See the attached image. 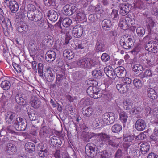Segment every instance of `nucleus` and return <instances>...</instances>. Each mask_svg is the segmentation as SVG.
I'll list each match as a JSON object with an SVG mask.
<instances>
[{
    "label": "nucleus",
    "mask_w": 158,
    "mask_h": 158,
    "mask_svg": "<svg viewBox=\"0 0 158 158\" xmlns=\"http://www.w3.org/2000/svg\"><path fill=\"white\" fill-rule=\"evenodd\" d=\"M77 65L86 69H90L94 67L96 65L95 60L89 58H81L77 62Z\"/></svg>",
    "instance_id": "1"
},
{
    "label": "nucleus",
    "mask_w": 158,
    "mask_h": 158,
    "mask_svg": "<svg viewBox=\"0 0 158 158\" xmlns=\"http://www.w3.org/2000/svg\"><path fill=\"white\" fill-rule=\"evenodd\" d=\"M87 94L91 98L98 99L101 97L102 95L106 99L109 100L111 96L110 95L104 94L102 95L101 91L95 87H89L87 89Z\"/></svg>",
    "instance_id": "2"
},
{
    "label": "nucleus",
    "mask_w": 158,
    "mask_h": 158,
    "mask_svg": "<svg viewBox=\"0 0 158 158\" xmlns=\"http://www.w3.org/2000/svg\"><path fill=\"white\" fill-rule=\"evenodd\" d=\"M27 17L29 20L37 22L39 26L43 25L44 20L43 19V14L41 12L37 10L34 13H31Z\"/></svg>",
    "instance_id": "3"
},
{
    "label": "nucleus",
    "mask_w": 158,
    "mask_h": 158,
    "mask_svg": "<svg viewBox=\"0 0 158 158\" xmlns=\"http://www.w3.org/2000/svg\"><path fill=\"white\" fill-rule=\"evenodd\" d=\"M14 125L15 126L16 130L19 131H23L26 129L27 123L26 119L24 118L18 117L16 118Z\"/></svg>",
    "instance_id": "4"
},
{
    "label": "nucleus",
    "mask_w": 158,
    "mask_h": 158,
    "mask_svg": "<svg viewBox=\"0 0 158 158\" xmlns=\"http://www.w3.org/2000/svg\"><path fill=\"white\" fill-rule=\"evenodd\" d=\"M102 118L104 124L109 125L114 123L115 117L114 113L110 112L104 113L102 116Z\"/></svg>",
    "instance_id": "5"
},
{
    "label": "nucleus",
    "mask_w": 158,
    "mask_h": 158,
    "mask_svg": "<svg viewBox=\"0 0 158 158\" xmlns=\"http://www.w3.org/2000/svg\"><path fill=\"white\" fill-rule=\"evenodd\" d=\"M145 48L149 52L157 53L158 52V42L151 40L146 44Z\"/></svg>",
    "instance_id": "6"
},
{
    "label": "nucleus",
    "mask_w": 158,
    "mask_h": 158,
    "mask_svg": "<svg viewBox=\"0 0 158 158\" xmlns=\"http://www.w3.org/2000/svg\"><path fill=\"white\" fill-rule=\"evenodd\" d=\"M77 10V7L75 5L72 4H67L63 8V13L65 15L70 16Z\"/></svg>",
    "instance_id": "7"
},
{
    "label": "nucleus",
    "mask_w": 158,
    "mask_h": 158,
    "mask_svg": "<svg viewBox=\"0 0 158 158\" xmlns=\"http://www.w3.org/2000/svg\"><path fill=\"white\" fill-rule=\"evenodd\" d=\"M85 151L88 157H94L97 152L96 146L90 144H88L86 145Z\"/></svg>",
    "instance_id": "8"
},
{
    "label": "nucleus",
    "mask_w": 158,
    "mask_h": 158,
    "mask_svg": "<svg viewBox=\"0 0 158 158\" xmlns=\"http://www.w3.org/2000/svg\"><path fill=\"white\" fill-rule=\"evenodd\" d=\"M118 7L120 9V14L122 15H125L130 11L132 7L131 5L128 3H119Z\"/></svg>",
    "instance_id": "9"
},
{
    "label": "nucleus",
    "mask_w": 158,
    "mask_h": 158,
    "mask_svg": "<svg viewBox=\"0 0 158 158\" xmlns=\"http://www.w3.org/2000/svg\"><path fill=\"white\" fill-rule=\"evenodd\" d=\"M15 100L17 103L20 105H25L27 102V96L24 94L19 93L17 94Z\"/></svg>",
    "instance_id": "10"
},
{
    "label": "nucleus",
    "mask_w": 158,
    "mask_h": 158,
    "mask_svg": "<svg viewBox=\"0 0 158 158\" xmlns=\"http://www.w3.org/2000/svg\"><path fill=\"white\" fill-rule=\"evenodd\" d=\"M121 39L120 41V44L123 48L126 49L131 48L133 44V42L131 38H129L126 40Z\"/></svg>",
    "instance_id": "11"
},
{
    "label": "nucleus",
    "mask_w": 158,
    "mask_h": 158,
    "mask_svg": "<svg viewBox=\"0 0 158 158\" xmlns=\"http://www.w3.org/2000/svg\"><path fill=\"white\" fill-rule=\"evenodd\" d=\"M83 32V28L81 25H76L72 31L73 36L75 37L79 38L81 36Z\"/></svg>",
    "instance_id": "12"
},
{
    "label": "nucleus",
    "mask_w": 158,
    "mask_h": 158,
    "mask_svg": "<svg viewBox=\"0 0 158 158\" xmlns=\"http://www.w3.org/2000/svg\"><path fill=\"white\" fill-rule=\"evenodd\" d=\"M5 119L6 122L8 124L13 123L16 120V114L13 112L9 111L5 114Z\"/></svg>",
    "instance_id": "13"
},
{
    "label": "nucleus",
    "mask_w": 158,
    "mask_h": 158,
    "mask_svg": "<svg viewBox=\"0 0 158 158\" xmlns=\"http://www.w3.org/2000/svg\"><path fill=\"white\" fill-rule=\"evenodd\" d=\"M28 11L27 12L24 10H22L21 12V15L23 17L29 16V14L31 12L33 13H34V11H36V8L35 6L32 4H29L27 7Z\"/></svg>",
    "instance_id": "14"
},
{
    "label": "nucleus",
    "mask_w": 158,
    "mask_h": 158,
    "mask_svg": "<svg viewBox=\"0 0 158 158\" xmlns=\"http://www.w3.org/2000/svg\"><path fill=\"white\" fill-rule=\"evenodd\" d=\"M126 71L123 67L120 66L116 68L115 69V76L120 78H124L126 74Z\"/></svg>",
    "instance_id": "15"
},
{
    "label": "nucleus",
    "mask_w": 158,
    "mask_h": 158,
    "mask_svg": "<svg viewBox=\"0 0 158 158\" xmlns=\"http://www.w3.org/2000/svg\"><path fill=\"white\" fill-rule=\"evenodd\" d=\"M135 127L138 131H142L145 129L146 127V124L144 120L139 119L136 121Z\"/></svg>",
    "instance_id": "16"
},
{
    "label": "nucleus",
    "mask_w": 158,
    "mask_h": 158,
    "mask_svg": "<svg viewBox=\"0 0 158 158\" xmlns=\"http://www.w3.org/2000/svg\"><path fill=\"white\" fill-rule=\"evenodd\" d=\"M50 145L53 147L58 148L62 144V142L60 139H57L56 137L53 136L51 138L49 141Z\"/></svg>",
    "instance_id": "17"
},
{
    "label": "nucleus",
    "mask_w": 158,
    "mask_h": 158,
    "mask_svg": "<svg viewBox=\"0 0 158 158\" xmlns=\"http://www.w3.org/2000/svg\"><path fill=\"white\" fill-rule=\"evenodd\" d=\"M7 6L10 9L11 12L13 13H15L18 10L19 5L15 0H10L9 4Z\"/></svg>",
    "instance_id": "18"
},
{
    "label": "nucleus",
    "mask_w": 158,
    "mask_h": 158,
    "mask_svg": "<svg viewBox=\"0 0 158 158\" xmlns=\"http://www.w3.org/2000/svg\"><path fill=\"white\" fill-rule=\"evenodd\" d=\"M44 75L48 82H52L55 79L54 74L49 68L46 69V70L44 71Z\"/></svg>",
    "instance_id": "19"
},
{
    "label": "nucleus",
    "mask_w": 158,
    "mask_h": 158,
    "mask_svg": "<svg viewBox=\"0 0 158 158\" xmlns=\"http://www.w3.org/2000/svg\"><path fill=\"white\" fill-rule=\"evenodd\" d=\"M17 30L20 33L26 32L29 30V27L27 24L22 21L18 23Z\"/></svg>",
    "instance_id": "20"
},
{
    "label": "nucleus",
    "mask_w": 158,
    "mask_h": 158,
    "mask_svg": "<svg viewBox=\"0 0 158 158\" xmlns=\"http://www.w3.org/2000/svg\"><path fill=\"white\" fill-rule=\"evenodd\" d=\"M104 72L106 75L112 79H115L116 78L115 74V71L114 69L110 66H108L104 69Z\"/></svg>",
    "instance_id": "21"
},
{
    "label": "nucleus",
    "mask_w": 158,
    "mask_h": 158,
    "mask_svg": "<svg viewBox=\"0 0 158 158\" xmlns=\"http://www.w3.org/2000/svg\"><path fill=\"white\" fill-rule=\"evenodd\" d=\"M32 107L35 109L39 108L41 105V102L40 99L35 96L32 97L30 102Z\"/></svg>",
    "instance_id": "22"
},
{
    "label": "nucleus",
    "mask_w": 158,
    "mask_h": 158,
    "mask_svg": "<svg viewBox=\"0 0 158 158\" xmlns=\"http://www.w3.org/2000/svg\"><path fill=\"white\" fill-rule=\"evenodd\" d=\"M64 76L62 74H56V80L55 83L51 85V86L52 88H55L56 86L57 87L61 86V83L63 80L64 78Z\"/></svg>",
    "instance_id": "23"
},
{
    "label": "nucleus",
    "mask_w": 158,
    "mask_h": 158,
    "mask_svg": "<svg viewBox=\"0 0 158 158\" xmlns=\"http://www.w3.org/2000/svg\"><path fill=\"white\" fill-rule=\"evenodd\" d=\"M56 56L55 52L52 50L48 51L45 54V59L49 62L53 61L55 59Z\"/></svg>",
    "instance_id": "24"
},
{
    "label": "nucleus",
    "mask_w": 158,
    "mask_h": 158,
    "mask_svg": "<svg viewBox=\"0 0 158 158\" xmlns=\"http://www.w3.org/2000/svg\"><path fill=\"white\" fill-rule=\"evenodd\" d=\"M102 28L105 31H109L110 30L112 25V23L110 19H105L102 22Z\"/></svg>",
    "instance_id": "25"
},
{
    "label": "nucleus",
    "mask_w": 158,
    "mask_h": 158,
    "mask_svg": "<svg viewBox=\"0 0 158 158\" xmlns=\"http://www.w3.org/2000/svg\"><path fill=\"white\" fill-rule=\"evenodd\" d=\"M146 26L148 31H152L154 26L155 22L153 20L152 18H147L145 19Z\"/></svg>",
    "instance_id": "26"
},
{
    "label": "nucleus",
    "mask_w": 158,
    "mask_h": 158,
    "mask_svg": "<svg viewBox=\"0 0 158 158\" xmlns=\"http://www.w3.org/2000/svg\"><path fill=\"white\" fill-rule=\"evenodd\" d=\"M96 50L98 52H102L105 50V47L103 41L101 40H97L95 45Z\"/></svg>",
    "instance_id": "27"
},
{
    "label": "nucleus",
    "mask_w": 158,
    "mask_h": 158,
    "mask_svg": "<svg viewBox=\"0 0 158 158\" xmlns=\"http://www.w3.org/2000/svg\"><path fill=\"white\" fill-rule=\"evenodd\" d=\"M98 138L99 137L100 138L99 143L98 144L100 145H103L105 142H106L110 137V135L103 132L98 133Z\"/></svg>",
    "instance_id": "28"
},
{
    "label": "nucleus",
    "mask_w": 158,
    "mask_h": 158,
    "mask_svg": "<svg viewBox=\"0 0 158 158\" xmlns=\"http://www.w3.org/2000/svg\"><path fill=\"white\" fill-rule=\"evenodd\" d=\"M116 87L120 93H124L128 92L129 86L124 84H119L117 85Z\"/></svg>",
    "instance_id": "29"
},
{
    "label": "nucleus",
    "mask_w": 158,
    "mask_h": 158,
    "mask_svg": "<svg viewBox=\"0 0 158 158\" xmlns=\"http://www.w3.org/2000/svg\"><path fill=\"white\" fill-rule=\"evenodd\" d=\"M27 113L30 120L31 121H35L39 118V116L35 111L32 109H30L27 110Z\"/></svg>",
    "instance_id": "30"
},
{
    "label": "nucleus",
    "mask_w": 158,
    "mask_h": 158,
    "mask_svg": "<svg viewBox=\"0 0 158 158\" xmlns=\"http://www.w3.org/2000/svg\"><path fill=\"white\" fill-rule=\"evenodd\" d=\"M48 16L49 19L53 22L56 21L58 17L57 12L53 10H51L48 11Z\"/></svg>",
    "instance_id": "31"
},
{
    "label": "nucleus",
    "mask_w": 158,
    "mask_h": 158,
    "mask_svg": "<svg viewBox=\"0 0 158 158\" xmlns=\"http://www.w3.org/2000/svg\"><path fill=\"white\" fill-rule=\"evenodd\" d=\"M118 110L117 111L119 113L120 116V120L123 123H125L127 120L128 116L126 112L123 110L120 109V107H118Z\"/></svg>",
    "instance_id": "32"
},
{
    "label": "nucleus",
    "mask_w": 158,
    "mask_h": 158,
    "mask_svg": "<svg viewBox=\"0 0 158 158\" xmlns=\"http://www.w3.org/2000/svg\"><path fill=\"white\" fill-rule=\"evenodd\" d=\"M25 148L26 151L29 153H32L35 150V144L32 142H28L25 145Z\"/></svg>",
    "instance_id": "33"
},
{
    "label": "nucleus",
    "mask_w": 158,
    "mask_h": 158,
    "mask_svg": "<svg viewBox=\"0 0 158 158\" xmlns=\"http://www.w3.org/2000/svg\"><path fill=\"white\" fill-rule=\"evenodd\" d=\"M148 33L147 36L143 38V41L145 42L148 40H155V41L158 42V38L156 37V34L155 33H152V31H148Z\"/></svg>",
    "instance_id": "34"
},
{
    "label": "nucleus",
    "mask_w": 158,
    "mask_h": 158,
    "mask_svg": "<svg viewBox=\"0 0 158 158\" xmlns=\"http://www.w3.org/2000/svg\"><path fill=\"white\" fill-rule=\"evenodd\" d=\"M148 97L152 100L156 99L158 97V94L152 88H148L147 89Z\"/></svg>",
    "instance_id": "35"
},
{
    "label": "nucleus",
    "mask_w": 158,
    "mask_h": 158,
    "mask_svg": "<svg viewBox=\"0 0 158 158\" xmlns=\"http://www.w3.org/2000/svg\"><path fill=\"white\" fill-rule=\"evenodd\" d=\"M6 152L11 155L15 153L16 151V146L12 144L9 143L6 148Z\"/></svg>",
    "instance_id": "36"
},
{
    "label": "nucleus",
    "mask_w": 158,
    "mask_h": 158,
    "mask_svg": "<svg viewBox=\"0 0 158 158\" xmlns=\"http://www.w3.org/2000/svg\"><path fill=\"white\" fill-rule=\"evenodd\" d=\"M132 70L135 74L139 75L142 73L143 68L141 65L139 64H135L133 66Z\"/></svg>",
    "instance_id": "37"
},
{
    "label": "nucleus",
    "mask_w": 158,
    "mask_h": 158,
    "mask_svg": "<svg viewBox=\"0 0 158 158\" xmlns=\"http://www.w3.org/2000/svg\"><path fill=\"white\" fill-rule=\"evenodd\" d=\"M150 145L147 143H142L140 146L141 153L143 154H146L150 149Z\"/></svg>",
    "instance_id": "38"
},
{
    "label": "nucleus",
    "mask_w": 158,
    "mask_h": 158,
    "mask_svg": "<svg viewBox=\"0 0 158 158\" xmlns=\"http://www.w3.org/2000/svg\"><path fill=\"white\" fill-rule=\"evenodd\" d=\"M48 127L47 126H43L40 129L39 135L42 138L46 137L48 136Z\"/></svg>",
    "instance_id": "39"
},
{
    "label": "nucleus",
    "mask_w": 158,
    "mask_h": 158,
    "mask_svg": "<svg viewBox=\"0 0 158 158\" xmlns=\"http://www.w3.org/2000/svg\"><path fill=\"white\" fill-rule=\"evenodd\" d=\"M122 127L120 124L116 123L112 126L111 131L114 133L118 134L122 130Z\"/></svg>",
    "instance_id": "40"
},
{
    "label": "nucleus",
    "mask_w": 158,
    "mask_h": 158,
    "mask_svg": "<svg viewBox=\"0 0 158 158\" xmlns=\"http://www.w3.org/2000/svg\"><path fill=\"white\" fill-rule=\"evenodd\" d=\"M63 55L65 58L70 60L73 58L74 54L71 50H66L64 51Z\"/></svg>",
    "instance_id": "41"
},
{
    "label": "nucleus",
    "mask_w": 158,
    "mask_h": 158,
    "mask_svg": "<svg viewBox=\"0 0 158 158\" xmlns=\"http://www.w3.org/2000/svg\"><path fill=\"white\" fill-rule=\"evenodd\" d=\"M103 72L102 70L98 69H95L92 72V75L96 79H100L102 77Z\"/></svg>",
    "instance_id": "42"
},
{
    "label": "nucleus",
    "mask_w": 158,
    "mask_h": 158,
    "mask_svg": "<svg viewBox=\"0 0 158 158\" xmlns=\"http://www.w3.org/2000/svg\"><path fill=\"white\" fill-rule=\"evenodd\" d=\"M133 83L134 86L138 89H140L143 86V84L141 81L137 78H135L133 80Z\"/></svg>",
    "instance_id": "43"
},
{
    "label": "nucleus",
    "mask_w": 158,
    "mask_h": 158,
    "mask_svg": "<svg viewBox=\"0 0 158 158\" xmlns=\"http://www.w3.org/2000/svg\"><path fill=\"white\" fill-rule=\"evenodd\" d=\"M123 147L125 151L127 152V154L131 153L134 151L133 145H129L125 143L124 144Z\"/></svg>",
    "instance_id": "44"
},
{
    "label": "nucleus",
    "mask_w": 158,
    "mask_h": 158,
    "mask_svg": "<svg viewBox=\"0 0 158 158\" xmlns=\"http://www.w3.org/2000/svg\"><path fill=\"white\" fill-rule=\"evenodd\" d=\"M143 109L141 107L136 106L132 108L130 111V113L132 114H139L143 110Z\"/></svg>",
    "instance_id": "45"
},
{
    "label": "nucleus",
    "mask_w": 158,
    "mask_h": 158,
    "mask_svg": "<svg viewBox=\"0 0 158 158\" xmlns=\"http://www.w3.org/2000/svg\"><path fill=\"white\" fill-rule=\"evenodd\" d=\"M93 109L90 107H88L87 108H82V113L86 117H89L93 113Z\"/></svg>",
    "instance_id": "46"
},
{
    "label": "nucleus",
    "mask_w": 158,
    "mask_h": 158,
    "mask_svg": "<svg viewBox=\"0 0 158 158\" xmlns=\"http://www.w3.org/2000/svg\"><path fill=\"white\" fill-rule=\"evenodd\" d=\"M59 22L62 23L63 25L65 27H68L71 24L72 21L69 18H66L62 20L61 18H60Z\"/></svg>",
    "instance_id": "47"
},
{
    "label": "nucleus",
    "mask_w": 158,
    "mask_h": 158,
    "mask_svg": "<svg viewBox=\"0 0 158 158\" xmlns=\"http://www.w3.org/2000/svg\"><path fill=\"white\" fill-rule=\"evenodd\" d=\"M11 84L10 82L7 80L2 81L1 84V87L4 90H7L10 88Z\"/></svg>",
    "instance_id": "48"
},
{
    "label": "nucleus",
    "mask_w": 158,
    "mask_h": 158,
    "mask_svg": "<svg viewBox=\"0 0 158 158\" xmlns=\"http://www.w3.org/2000/svg\"><path fill=\"white\" fill-rule=\"evenodd\" d=\"M119 26L121 29L125 30L129 28L127 23L125 20V19H120Z\"/></svg>",
    "instance_id": "49"
},
{
    "label": "nucleus",
    "mask_w": 158,
    "mask_h": 158,
    "mask_svg": "<svg viewBox=\"0 0 158 158\" xmlns=\"http://www.w3.org/2000/svg\"><path fill=\"white\" fill-rule=\"evenodd\" d=\"M75 13L76 17L79 21H81L85 19L86 15L83 11L77 10Z\"/></svg>",
    "instance_id": "50"
},
{
    "label": "nucleus",
    "mask_w": 158,
    "mask_h": 158,
    "mask_svg": "<svg viewBox=\"0 0 158 158\" xmlns=\"http://www.w3.org/2000/svg\"><path fill=\"white\" fill-rule=\"evenodd\" d=\"M125 20L127 23L129 27H131L132 25L134 24L135 23V20L134 18H132L131 15H128L125 18Z\"/></svg>",
    "instance_id": "51"
},
{
    "label": "nucleus",
    "mask_w": 158,
    "mask_h": 158,
    "mask_svg": "<svg viewBox=\"0 0 158 158\" xmlns=\"http://www.w3.org/2000/svg\"><path fill=\"white\" fill-rule=\"evenodd\" d=\"M132 103L129 100H126L123 102V107L124 109L127 110H130L132 107Z\"/></svg>",
    "instance_id": "52"
},
{
    "label": "nucleus",
    "mask_w": 158,
    "mask_h": 158,
    "mask_svg": "<svg viewBox=\"0 0 158 158\" xmlns=\"http://www.w3.org/2000/svg\"><path fill=\"white\" fill-rule=\"evenodd\" d=\"M118 12V10L114 9L113 10L110 16L111 18L113 20L118 21L119 17Z\"/></svg>",
    "instance_id": "53"
},
{
    "label": "nucleus",
    "mask_w": 158,
    "mask_h": 158,
    "mask_svg": "<svg viewBox=\"0 0 158 158\" xmlns=\"http://www.w3.org/2000/svg\"><path fill=\"white\" fill-rule=\"evenodd\" d=\"M98 154L100 156V158H108L110 156V153L106 150L99 152Z\"/></svg>",
    "instance_id": "54"
},
{
    "label": "nucleus",
    "mask_w": 158,
    "mask_h": 158,
    "mask_svg": "<svg viewBox=\"0 0 158 158\" xmlns=\"http://www.w3.org/2000/svg\"><path fill=\"white\" fill-rule=\"evenodd\" d=\"M87 47V45L86 42H85V41H84L81 42L77 45H76V49H85Z\"/></svg>",
    "instance_id": "55"
},
{
    "label": "nucleus",
    "mask_w": 158,
    "mask_h": 158,
    "mask_svg": "<svg viewBox=\"0 0 158 158\" xmlns=\"http://www.w3.org/2000/svg\"><path fill=\"white\" fill-rule=\"evenodd\" d=\"M136 31L138 36L140 37L143 36L145 32V29L142 27H137Z\"/></svg>",
    "instance_id": "56"
},
{
    "label": "nucleus",
    "mask_w": 158,
    "mask_h": 158,
    "mask_svg": "<svg viewBox=\"0 0 158 158\" xmlns=\"http://www.w3.org/2000/svg\"><path fill=\"white\" fill-rule=\"evenodd\" d=\"M134 136L133 135H127L124 134L123 135L124 140L128 142H132L134 140Z\"/></svg>",
    "instance_id": "57"
},
{
    "label": "nucleus",
    "mask_w": 158,
    "mask_h": 158,
    "mask_svg": "<svg viewBox=\"0 0 158 158\" xmlns=\"http://www.w3.org/2000/svg\"><path fill=\"white\" fill-rule=\"evenodd\" d=\"M86 83L88 85L89 87H95L98 85L97 82L94 79H89L87 80Z\"/></svg>",
    "instance_id": "58"
},
{
    "label": "nucleus",
    "mask_w": 158,
    "mask_h": 158,
    "mask_svg": "<svg viewBox=\"0 0 158 158\" xmlns=\"http://www.w3.org/2000/svg\"><path fill=\"white\" fill-rule=\"evenodd\" d=\"M102 120L101 118H96L94 121L93 125L96 127H98V128L102 125Z\"/></svg>",
    "instance_id": "59"
},
{
    "label": "nucleus",
    "mask_w": 158,
    "mask_h": 158,
    "mask_svg": "<svg viewBox=\"0 0 158 158\" xmlns=\"http://www.w3.org/2000/svg\"><path fill=\"white\" fill-rule=\"evenodd\" d=\"M37 69L39 76L42 78H44L43 64L41 63H39L38 64Z\"/></svg>",
    "instance_id": "60"
},
{
    "label": "nucleus",
    "mask_w": 158,
    "mask_h": 158,
    "mask_svg": "<svg viewBox=\"0 0 158 158\" xmlns=\"http://www.w3.org/2000/svg\"><path fill=\"white\" fill-rule=\"evenodd\" d=\"M115 141V140L114 139H113L112 138L110 137L107 141V143L108 145L112 147H117L118 146V145L117 144Z\"/></svg>",
    "instance_id": "61"
},
{
    "label": "nucleus",
    "mask_w": 158,
    "mask_h": 158,
    "mask_svg": "<svg viewBox=\"0 0 158 158\" xmlns=\"http://www.w3.org/2000/svg\"><path fill=\"white\" fill-rule=\"evenodd\" d=\"M56 0H44V3L47 6H55Z\"/></svg>",
    "instance_id": "62"
},
{
    "label": "nucleus",
    "mask_w": 158,
    "mask_h": 158,
    "mask_svg": "<svg viewBox=\"0 0 158 158\" xmlns=\"http://www.w3.org/2000/svg\"><path fill=\"white\" fill-rule=\"evenodd\" d=\"M149 141L151 144H155L158 141V137L152 134L150 137Z\"/></svg>",
    "instance_id": "63"
},
{
    "label": "nucleus",
    "mask_w": 158,
    "mask_h": 158,
    "mask_svg": "<svg viewBox=\"0 0 158 158\" xmlns=\"http://www.w3.org/2000/svg\"><path fill=\"white\" fill-rule=\"evenodd\" d=\"M78 79L80 80L83 78L86 74V72L85 70H80L77 73Z\"/></svg>",
    "instance_id": "64"
}]
</instances>
